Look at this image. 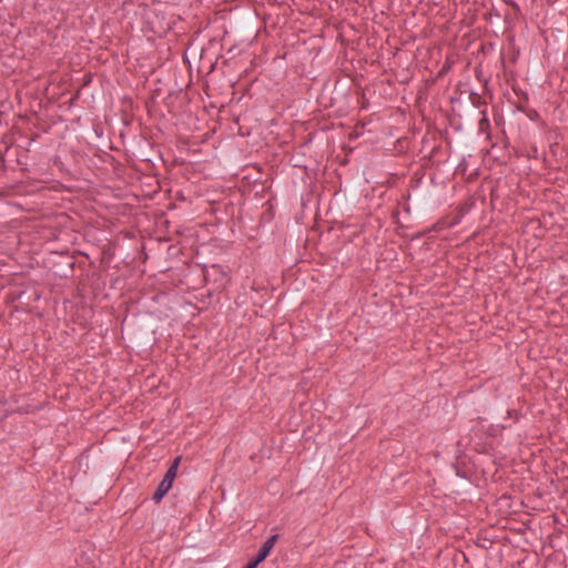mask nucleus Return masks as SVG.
I'll return each instance as SVG.
<instances>
[{"label":"nucleus","instance_id":"obj_1","mask_svg":"<svg viewBox=\"0 0 568 568\" xmlns=\"http://www.w3.org/2000/svg\"><path fill=\"white\" fill-rule=\"evenodd\" d=\"M180 458H176L170 468L166 470L163 479L160 481L156 490L154 491L152 499L155 503H160L168 491L172 488L173 480L176 476Z\"/></svg>","mask_w":568,"mask_h":568},{"label":"nucleus","instance_id":"obj_2","mask_svg":"<svg viewBox=\"0 0 568 568\" xmlns=\"http://www.w3.org/2000/svg\"><path fill=\"white\" fill-rule=\"evenodd\" d=\"M278 538V535H272L270 536L261 546L258 549L256 556L254 557L257 561L262 562L266 559V557L271 554L272 549L274 548V545Z\"/></svg>","mask_w":568,"mask_h":568},{"label":"nucleus","instance_id":"obj_3","mask_svg":"<svg viewBox=\"0 0 568 568\" xmlns=\"http://www.w3.org/2000/svg\"><path fill=\"white\" fill-rule=\"evenodd\" d=\"M260 564H261V562H260V561H257V560L254 558V559H252V560L246 565V567H244V568H256Z\"/></svg>","mask_w":568,"mask_h":568}]
</instances>
